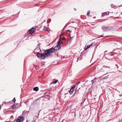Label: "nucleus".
Returning a JSON list of instances; mask_svg holds the SVG:
<instances>
[{"label": "nucleus", "instance_id": "28", "mask_svg": "<svg viewBox=\"0 0 122 122\" xmlns=\"http://www.w3.org/2000/svg\"><path fill=\"white\" fill-rule=\"evenodd\" d=\"M63 35V34L62 33L61 35V36H60V39H61V36H62Z\"/></svg>", "mask_w": 122, "mask_h": 122}, {"label": "nucleus", "instance_id": "13", "mask_svg": "<svg viewBox=\"0 0 122 122\" xmlns=\"http://www.w3.org/2000/svg\"><path fill=\"white\" fill-rule=\"evenodd\" d=\"M79 94V93L78 92V91H76L74 93V96L76 95H77Z\"/></svg>", "mask_w": 122, "mask_h": 122}, {"label": "nucleus", "instance_id": "16", "mask_svg": "<svg viewBox=\"0 0 122 122\" xmlns=\"http://www.w3.org/2000/svg\"><path fill=\"white\" fill-rule=\"evenodd\" d=\"M44 28L43 29V30L45 31H46L47 30V28L46 27H45L44 26Z\"/></svg>", "mask_w": 122, "mask_h": 122}, {"label": "nucleus", "instance_id": "31", "mask_svg": "<svg viewBox=\"0 0 122 122\" xmlns=\"http://www.w3.org/2000/svg\"><path fill=\"white\" fill-rule=\"evenodd\" d=\"M28 122V121L27 120L26 121V122Z\"/></svg>", "mask_w": 122, "mask_h": 122}, {"label": "nucleus", "instance_id": "3", "mask_svg": "<svg viewBox=\"0 0 122 122\" xmlns=\"http://www.w3.org/2000/svg\"><path fill=\"white\" fill-rule=\"evenodd\" d=\"M24 118L23 116H20L18 117L17 118L16 120V122H21L24 119Z\"/></svg>", "mask_w": 122, "mask_h": 122}, {"label": "nucleus", "instance_id": "8", "mask_svg": "<svg viewBox=\"0 0 122 122\" xmlns=\"http://www.w3.org/2000/svg\"><path fill=\"white\" fill-rule=\"evenodd\" d=\"M62 43V41L61 40L59 39V40L57 42V46H60L61 44Z\"/></svg>", "mask_w": 122, "mask_h": 122}, {"label": "nucleus", "instance_id": "5", "mask_svg": "<svg viewBox=\"0 0 122 122\" xmlns=\"http://www.w3.org/2000/svg\"><path fill=\"white\" fill-rule=\"evenodd\" d=\"M35 29L33 27L29 30L28 32L30 34H32L34 33L35 32Z\"/></svg>", "mask_w": 122, "mask_h": 122}, {"label": "nucleus", "instance_id": "4", "mask_svg": "<svg viewBox=\"0 0 122 122\" xmlns=\"http://www.w3.org/2000/svg\"><path fill=\"white\" fill-rule=\"evenodd\" d=\"M113 75V74L112 73L109 72L105 74L103 76H105L106 75L107 78L110 79L112 78V76Z\"/></svg>", "mask_w": 122, "mask_h": 122}, {"label": "nucleus", "instance_id": "30", "mask_svg": "<svg viewBox=\"0 0 122 122\" xmlns=\"http://www.w3.org/2000/svg\"><path fill=\"white\" fill-rule=\"evenodd\" d=\"M82 82L83 83V85H84V81H82Z\"/></svg>", "mask_w": 122, "mask_h": 122}, {"label": "nucleus", "instance_id": "2", "mask_svg": "<svg viewBox=\"0 0 122 122\" xmlns=\"http://www.w3.org/2000/svg\"><path fill=\"white\" fill-rule=\"evenodd\" d=\"M99 43L97 42L95 43V42H92V41H90L87 43L86 45L87 46H92L94 45V46H98L99 45Z\"/></svg>", "mask_w": 122, "mask_h": 122}, {"label": "nucleus", "instance_id": "27", "mask_svg": "<svg viewBox=\"0 0 122 122\" xmlns=\"http://www.w3.org/2000/svg\"><path fill=\"white\" fill-rule=\"evenodd\" d=\"M58 56V55L57 54H56L55 55V57H57Z\"/></svg>", "mask_w": 122, "mask_h": 122}, {"label": "nucleus", "instance_id": "33", "mask_svg": "<svg viewBox=\"0 0 122 122\" xmlns=\"http://www.w3.org/2000/svg\"><path fill=\"white\" fill-rule=\"evenodd\" d=\"M50 98H48V100H50Z\"/></svg>", "mask_w": 122, "mask_h": 122}, {"label": "nucleus", "instance_id": "24", "mask_svg": "<svg viewBox=\"0 0 122 122\" xmlns=\"http://www.w3.org/2000/svg\"><path fill=\"white\" fill-rule=\"evenodd\" d=\"M75 86H73L71 89L74 90L75 89Z\"/></svg>", "mask_w": 122, "mask_h": 122}, {"label": "nucleus", "instance_id": "23", "mask_svg": "<svg viewBox=\"0 0 122 122\" xmlns=\"http://www.w3.org/2000/svg\"><path fill=\"white\" fill-rule=\"evenodd\" d=\"M13 102L15 103L16 101V99H15V97L13 99Z\"/></svg>", "mask_w": 122, "mask_h": 122}, {"label": "nucleus", "instance_id": "19", "mask_svg": "<svg viewBox=\"0 0 122 122\" xmlns=\"http://www.w3.org/2000/svg\"><path fill=\"white\" fill-rule=\"evenodd\" d=\"M96 78H95L94 79L91 81V82L92 83H93V84L94 83V81L95 80Z\"/></svg>", "mask_w": 122, "mask_h": 122}, {"label": "nucleus", "instance_id": "18", "mask_svg": "<svg viewBox=\"0 0 122 122\" xmlns=\"http://www.w3.org/2000/svg\"><path fill=\"white\" fill-rule=\"evenodd\" d=\"M60 39L61 40V41H62V40H66V38L64 37H62V38L61 37V39Z\"/></svg>", "mask_w": 122, "mask_h": 122}, {"label": "nucleus", "instance_id": "1", "mask_svg": "<svg viewBox=\"0 0 122 122\" xmlns=\"http://www.w3.org/2000/svg\"><path fill=\"white\" fill-rule=\"evenodd\" d=\"M61 46H55L54 48H51L44 50V53L37 52V57L42 59H44L45 58L51 55V54L54 53L56 51L60 49Z\"/></svg>", "mask_w": 122, "mask_h": 122}, {"label": "nucleus", "instance_id": "6", "mask_svg": "<svg viewBox=\"0 0 122 122\" xmlns=\"http://www.w3.org/2000/svg\"><path fill=\"white\" fill-rule=\"evenodd\" d=\"M112 55L110 54H106L104 55V56L106 59H108V58H110V56H112Z\"/></svg>", "mask_w": 122, "mask_h": 122}, {"label": "nucleus", "instance_id": "20", "mask_svg": "<svg viewBox=\"0 0 122 122\" xmlns=\"http://www.w3.org/2000/svg\"><path fill=\"white\" fill-rule=\"evenodd\" d=\"M35 67L36 69H38L39 68V66H36Z\"/></svg>", "mask_w": 122, "mask_h": 122}, {"label": "nucleus", "instance_id": "10", "mask_svg": "<svg viewBox=\"0 0 122 122\" xmlns=\"http://www.w3.org/2000/svg\"><path fill=\"white\" fill-rule=\"evenodd\" d=\"M10 107L13 109H16V106L15 104H14L13 105L11 106H10Z\"/></svg>", "mask_w": 122, "mask_h": 122}, {"label": "nucleus", "instance_id": "26", "mask_svg": "<svg viewBox=\"0 0 122 122\" xmlns=\"http://www.w3.org/2000/svg\"><path fill=\"white\" fill-rule=\"evenodd\" d=\"M115 66H116V67H115V68H118V65L117 64H116L115 65Z\"/></svg>", "mask_w": 122, "mask_h": 122}, {"label": "nucleus", "instance_id": "14", "mask_svg": "<svg viewBox=\"0 0 122 122\" xmlns=\"http://www.w3.org/2000/svg\"><path fill=\"white\" fill-rule=\"evenodd\" d=\"M102 28L103 30H105L106 29H107L108 28V27L102 26Z\"/></svg>", "mask_w": 122, "mask_h": 122}, {"label": "nucleus", "instance_id": "21", "mask_svg": "<svg viewBox=\"0 0 122 122\" xmlns=\"http://www.w3.org/2000/svg\"><path fill=\"white\" fill-rule=\"evenodd\" d=\"M81 59V58L78 57L77 59V61H78L79 60H80Z\"/></svg>", "mask_w": 122, "mask_h": 122}, {"label": "nucleus", "instance_id": "34", "mask_svg": "<svg viewBox=\"0 0 122 122\" xmlns=\"http://www.w3.org/2000/svg\"><path fill=\"white\" fill-rule=\"evenodd\" d=\"M80 88H79L78 89V90H79V89H80Z\"/></svg>", "mask_w": 122, "mask_h": 122}, {"label": "nucleus", "instance_id": "7", "mask_svg": "<svg viewBox=\"0 0 122 122\" xmlns=\"http://www.w3.org/2000/svg\"><path fill=\"white\" fill-rule=\"evenodd\" d=\"M107 79L106 76H103L100 77V79L101 81H104L105 80H106Z\"/></svg>", "mask_w": 122, "mask_h": 122}, {"label": "nucleus", "instance_id": "25", "mask_svg": "<svg viewBox=\"0 0 122 122\" xmlns=\"http://www.w3.org/2000/svg\"><path fill=\"white\" fill-rule=\"evenodd\" d=\"M66 31H67V32H72V31L71 30V31H70V30H66Z\"/></svg>", "mask_w": 122, "mask_h": 122}, {"label": "nucleus", "instance_id": "15", "mask_svg": "<svg viewBox=\"0 0 122 122\" xmlns=\"http://www.w3.org/2000/svg\"><path fill=\"white\" fill-rule=\"evenodd\" d=\"M73 90H72V89H71L69 91V93L70 94H72L73 93Z\"/></svg>", "mask_w": 122, "mask_h": 122}, {"label": "nucleus", "instance_id": "17", "mask_svg": "<svg viewBox=\"0 0 122 122\" xmlns=\"http://www.w3.org/2000/svg\"><path fill=\"white\" fill-rule=\"evenodd\" d=\"M91 46H86V47H85V48H84V50H86L88 48H89Z\"/></svg>", "mask_w": 122, "mask_h": 122}, {"label": "nucleus", "instance_id": "32", "mask_svg": "<svg viewBox=\"0 0 122 122\" xmlns=\"http://www.w3.org/2000/svg\"><path fill=\"white\" fill-rule=\"evenodd\" d=\"M107 51H105V53L106 52H107Z\"/></svg>", "mask_w": 122, "mask_h": 122}, {"label": "nucleus", "instance_id": "12", "mask_svg": "<svg viewBox=\"0 0 122 122\" xmlns=\"http://www.w3.org/2000/svg\"><path fill=\"white\" fill-rule=\"evenodd\" d=\"M107 15H108L109 13L108 12L107 13L106 12L105 13H103L102 14V16H104L105 15H107Z\"/></svg>", "mask_w": 122, "mask_h": 122}, {"label": "nucleus", "instance_id": "22", "mask_svg": "<svg viewBox=\"0 0 122 122\" xmlns=\"http://www.w3.org/2000/svg\"><path fill=\"white\" fill-rule=\"evenodd\" d=\"M90 13V11H87V16H88V15H89V13Z\"/></svg>", "mask_w": 122, "mask_h": 122}, {"label": "nucleus", "instance_id": "11", "mask_svg": "<svg viewBox=\"0 0 122 122\" xmlns=\"http://www.w3.org/2000/svg\"><path fill=\"white\" fill-rule=\"evenodd\" d=\"M58 81V80H56L55 81H53V82L51 83V84H55Z\"/></svg>", "mask_w": 122, "mask_h": 122}, {"label": "nucleus", "instance_id": "29", "mask_svg": "<svg viewBox=\"0 0 122 122\" xmlns=\"http://www.w3.org/2000/svg\"><path fill=\"white\" fill-rule=\"evenodd\" d=\"M41 110L39 111V112H38V116L39 114V113H40V111H41Z\"/></svg>", "mask_w": 122, "mask_h": 122}, {"label": "nucleus", "instance_id": "9", "mask_svg": "<svg viewBox=\"0 0 122 122\" xmlns=\"http://www.w3.org/2000/svg\"><path fill=\"white\" fill-rule=\"evenodd\" d=\"M39 90V88L38 87H36L33 88V90L37 92Z\"/></svg>", "mask_w": 122, "mask_h": 122}]
</instances>
